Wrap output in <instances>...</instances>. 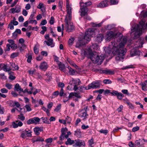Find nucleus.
<instances>
[{"label":"nucleus","mask_w":147,"mask_h":147,"mask_svg":"<svg viewBox=\"0 0 147 147\" xmlns=\"http://www.w3.org/2000/svg\"><path fill=\"white\" fill-rule=\"evenodd\" d=\"M14 90L19 92L20 93L22 91H23V89L21 88L19 84H17L15 86Z\"/></svg>","instance_id":"393cba45"},{"label":"nucleus","mask_w":147,"mask_h":147,"mask_svg":"<svg viewBox=\"0 0 147 147\" xmlns=\"http://www.w3.org/2000/svg\"><path fill=\"white\" fill-rule=\"evenodd\" d=\"M103 82L105 84H109L112 83V81L108 79L104 80Z\"/></svg>","instance_id":"c03bdc74"},{"label":"nucleus","mask_w":147,"mask_h":147,"mask_svg":"<svg viewBox=\"0 0 147 147\" xmlns=\"http://www.w3.org/2000/svg\"><path fill=\"white\" fill-rule=\"evenodd\" d=\"M42 109L43 111L46 112L47 116H49L50 115V113L49 112L50 111V109L48 108L47 109L44 106L42 107Z\"/></svg>","instance_id":"c85d7f7f"},{"label":"nucleus","mask_w":147,"mask_h":147,"mask_svg":"<svg viewBox=\"0 0 147 147\" xmlns=\"http://www.w3.org/2000/svg\"><path fill=\"white\" fill-rule=\"evenodd\" d=\"M101 81L100 80L93 81L88 85V87H86L85 89L88 90L91 88H100V85H101Z\"/></svg>","instance_id":"39448f33"},{"label":"nucleus","mask_w":147,"mask_h":147,"mask_svg":"<svg viewBox=\"0 0 147 147\" xmlns=\"http://www.w3.org/2000/svg\"><path fill=\"white\" fill-rule=\"evenodd\" d=\"M42 127H36L34 129V131L36 135H38L39 134L40 132L42 131Z\"/></svg>","instance_id":"6ab92c4d"},{"label":"nucleus","mask_w":147,"mask_h":147,"mask_svg":"<svg viewBox=\"0 0 147 147\" xmlns=\"http://www.w3.org/2000/svg\"><path fill=\"white\" fill-rule=\"evenodd\" d=\"M33 120L32 118L30 119L27 121V123L28 124H34V121Z\"/></svg>","instance_id":"6e6d98bb"},{"label":"nucleus","mask_w":147,"mask_h":147,"mask_svg":"<svg viewBox=\"0 0 147 147\" xmlns=\"http://www.w3.org/2000/svg\"><path fill=\"white\" fill-rule=\"evenodd\" d=\"M13 72L12 71H10L9 73V74L10 75L9 77V78L11 80H14L16 78L15 76L12 75L13 74Z\"/></svg>","instance_id":"2f4dec72"},{"label":"nucleus","mask_w":147,"mask_h":147,"mask_svg":"<svg viewBox=\"0 0 147 147\" xmlns=\"http://www.w3.org/2000/svg\"><path fill=\"white\" fill-rule=\"evenodd\" d=\"M142 30H147V21L142 19L139 22V25H134L131 28L130 35L134 39L138 38L142 34Z\"/></svg>","instance_id":"7ed1b4c3"},{"label":"nucleus","mask_w":147,"mask_h":147,"mask_svg":"<svg viewBox=\"0 0 147 147\" xmlns=\"http://www.w3.org/2000/svg\"><path fill=\"white\" fill-rule=\"evenodd\" d=\"M48 65L47 63L45 61H43L41 63L39 66L40 69L44 71H45L48 68Z\"/></svg>","instance_id":"ddd939ff"},{"label":"nucleus","mask_w":147,"mask_h":147,"mask_svg":"<svg viewBox=\"0 0 147 147\" xmlns=\"http://www.w3.org/2000/svg\"><path fill=\"white\" fill-rule=\"evenodd\" d=\"M122 35L120 32H114L112 31L107 32L105 36L106 41H109L114 39V41L109 45L110 51L116 55L115 59L117 61H122L124 58V56L127 50L124 48L127 39L126 38H122Z\"/></svg>","instance_id":"f257e3e1"},{"label":"nucleus","mask_w":147,"mask_h":147,"mask_svg":"<svg viewBox=\"0 0 147 147\" xmlns=\"http://www.w3.org/2000/svg\"><path fill=\"white\" fill-rule=\"evenodd\" d=\"M32 118L34 120V124H36L38 123L40 121V119L38 117H34Z\"/></svg>","instance_id":"e433bc0d"},{"label":"nucleus","mask_w":147,"mask_h":147,"mask_svg":"<svg viewBox=\"0 0 147 147\" xmlns=\"http://www.w3.org/2000/svg\"><path fill=\"white\" fill-rule=\"evenodd\" d=\"M66 9L67 14L65 18H68L69 19H71V13L72 10V6L71 4H70L69 2V0H66Z\"/></svg>","instance_id":"423d86ee"},{"label":"nucleus","mask_w":147,"mask_h":147,"mask_svg":"<svg viewBox=\"0 0 147 147\" xmlns=\"http://www.w3.org/2000/svg\"><path fill=\"white\" fill-rule=\"evenodd\" d=\"M145 141L144 140H141L139 139V141L138 140H137L136 141L135 143L136 145L140 147L142 145L144 144V143L143 142H145Z\"/></svg>","instance_id":"4be33fe9"},{"label":"nucleus","mask_w":147,"mask_h":147,"mask_svg":"<svg viewBox=\"0 0 147 147\" xmlns=\"http://www.w3.org/2000/svg\"><path fill=\"white\" fill-rule=\"evenodd\" d=\"M18 118L22 121H24L25 120V117L22 114H20L18 115Z\"/></svg>","instance_id":"13d9d810"},{"label":"nucleus","mask_w":147,"mask_h":147,"mask_svg":"<svg viewBox=\"0 0 147 147\" xmlns=\"http://www.w3.org/2000/svg\"><path fill=\"white\" fill-rule=\"evenodd\" d=\"M108 5V1L107 0H105L100 3L97 5V7H98L101 8L107 7Z\"/></svg>","instance_id":"f3484780"},{"label":"nucleus","mask_w":147,"mask_h":147,"mask_svg":"<svg viewBox=\"0 0 147 147\" xmlns=\"http://www.w3.org/2000/svg\"><path fill=\"white\" fill-rule=\"evenodd\" d=\"M38 9H40L43 12H44L45 11V10L44 8V4L42 3H40L37 6Z\"/></svg>","instance_id":"b1692460"},{"label":"nucleus","mask_w":147,"mask_h":147,"mask_svg":"<svg viewBox=\"0 0 147 147\" xmlns=\"http://www.w3.org/2000/svg\"><path fill=\"white\" fill-rule=\"evenodd\" d=\"M21 92H23V93L27 92L29 94H31L32 93V92L31 91H29L28 89H25L24 90H23V91H22Z\"/></svg>","instance_id":"8fccbe9b"},{"label":"nucleus","mask_w":147,"mask_h":147,"mask_svg":"<svg viewBox=\"0 0 147 147\" xmlns=\"http://www.w3.org/2000/svg\"><path fill=\"white\" fill-rule=\"evenodd\" d=\"M21 7L20 6H16L15 7L11 8L10 10V12L12 13H18L21 11Z\"/></svg>","instance_id":"4468645a"},{"label":"nucleus","mask_w":147,"mask_h":147,"mask_svg":"<svg viewBox=\"0 0 147 147\" xmlns=\"http://www.w3.org/2000/svg\"><path fill=\"white\" fill-rule=\"evenodd\" d=\"M67 60L68 62L71 65L73 66L74 67H77V66L76 65V64L75 63H74V62L70 60V59L68 60V59Z\"/></svg>","instance_id":"79ce46f5"},{"label":"nucleus","mask_w":147,"mask_h":147,"mask_svg":"<svg viewBox=\"0 0 147 147\" xmlns=\"http://www.w3.org/2000/svg\"><path fill=\"white\" fill-rule=\"evenodd\" d=\"M41 119H42L43 122L44 123L47 124H49L50 123L49 119L47 117H42Z\"/></svg>","instance_id":"7c9ffc66"},{"label":"nucleus","mask_w":147,"mask_h":147,"mask_svg":"<svg viewBox=\"0 0 147 147\" xmlns=\"http://www.w3.org/2000/svg\"><path fill=\"white\" fill-rule=\"evenodd\" d=\"M43 57L39 55L36 57V60L38 61H40L43 59Z\"/></svg>","instance_id":"69168bd1"},{"label":"nucleus","mask_w":147,"mask_h":147,"mask_svg":"<svg viewBox=\"0 0 147 147\" xmlns=\"http://www.w3.org/2000/svg\"><path fill=\"white\" fill-rule=\"evenodd\" d=\"M19 55V53L18 52H15L12 53L10 55V58L13 59L15 57H17Z\"/></svg>","instance_id":"f704fd0d"},{"label":"nucleus","mask_w":147,"mask_h":147,"mask_svg":"<svg viewBox=\"0 0 147 147\" xmlns=\"http://www.w3.org/2000/svg\"><path fill=\"white\" fill-rule=\"evenodd\" d=\"M67 131L68 129L66 127L63 128L61 129V134L65 136Z\"/></svg>","instance_id":"72a5a7b5"},{"label":"nucleus","mask_w":147,"mask_h":147,"mask_svg":"<svg viewBox=\"0 0 147 147\" xmlns=\"http://www.w3.org/2000/svg\"><path fill=\"white\" fill-rule=\"evenodd\" d=\"M118 92V91H117L113 90L112 92H111L110 94L112 96H117Z\"/></svg>","instance_id":"864d4df0"},{"label":"nucleus","mask_w":147,"mask_h":147,"mask_svg":"<svg viewBox=\"0 0 147 147\" xmlns=\"http://www.w3.org/2000/svg\"><path fill=\"white\" fill-rule=\"evenodd\" d=\"M104 36L103 34H100L97 35L95 40L96 42H100L104 39Z\"/></svg>","instance_id":"a211bd4d"},{"label":"nucleus","mask_w":147,"mask_h":147,"mask_svg":"<svg viewBox=\"0 0 147 147\" xmlns=\"http://www.w3.org/2000/svg\"><path fill=\"white\" fill-rule=\"evenodd\" d=\"M118 2V0H110L111 5H114L117 4Z\"/></svg>","instance_id":"a18cd8bd"},{"label":"nucleus","mask_w":147,"mask_h":147,"mask_svg":"<svg viewBox=\"0 0 147 147\" xmlns=\"http://www.w3.org/2000/svg\"><path fill=\"white\" fill-rule=\"evenodd\" d=\"M102 23H99L98 24H96L94 23H91V26L93 27H100L102 25Z\"/></svg>","instance_id":"a19ab883"},{"label":"nucleus","mask_w":147,"mask_h":147,"mask_svg":"<svg viewBox=\"0 0 147 147\" xmlns=\"http://www.w3.org/2000/svg\"><path fill=\"white\" fill-rule=\"evenodd\" d=\"M80 4H84V7L86 6H86H90L92 4L91 2L90 1L88 2H86L85 3H83L82 2H80Z\"/></svg>","instance_id":"49530a36"},{"label":"nucleus","mask_w":147,"mask_h":147,"mask_svg":"<svg viewBox=\"0 0 147 147\" xmlns=\"http://www.w3.org/2000/svg\"><path fill=\"white\" fill-rule=\"evenodd\" d=\"M54 59L55 61L57 63V65L59 63H61V62L59 61V58L57 57V56H55L54 57Z\"/></svg>","instance_id":"bf43d9fd"},{"label":"nucleus","mask_w":147,"mask_h":147,"mask_svg":"<svg viewBox=\"0 0 147 147\" xmlns=\"http://www.w3.org/2000/svg\"><path fill=\"white\" fill-rule=\"evenodd\" d=\"M19 0H14L13 2L11 4V7H13L17 3Z\"/></svg>","instance_id":"052dcab7"},{"label":"nucleus","mask_w":147,"mask_h":147,"mask_svg":"<svg viewBox=\"0 0 147 147\" xmlns=\"http://www.w3.org/2000/svg\"><path fill=\"white\" fill-rule=\"evenodd\" d=\"M117 96L118 99L121 100L124 97V95L121 92H118Z\"/></svg>","instance_id":"473e14b6"},{"label":"nucleus","mask_w":147,"mask_h":147,"mask_svg":"<svg viewBox=\"0 0 147 147\" xmlns=\"http://www.w3.org/2000/svg\"><path fill=\"white\" fill-rule=\"evenodd\" d=\"M94 29L92 28L88 29L86 30L84 38L81 40H79L76 43V47L80 48L83 45L87 43V42L89 41L92 36L94 34Z\"/></svg>","instance_id":"20e7f679"},{"label":"nucleus","mask_w":147,"mask_h":147,"mask_svg":"<svg viewBox=\"0 0 147 147\" xmlns=\"http://www.w3.org/2000/svg\"><path fill=\"white\" fill-rule=\"evenodd\" d=\"M0 92L3 93H7L8 92V90L5 88H1L0 89Z\"/></svg>","instance_id":"de8ad7c7"},{"label":"nucleus","mask_w":147,"mask_h":147,"mask_svg":"<svg viewBox=\"0 0 147 147\" xmlns=\"http://www.w3.org/2000/svg\"><path fill=\"white\" fill-rule=\"evenodd\" d=\"M99 132L103 134L106 135L108 133V131L107 129H101L99 131Z\"/></svg>","instance_id":"37998d69"},{"label":"nucleus","mask_w":147,"mask_h":147,"mask_svg":"<svg viewBox=\"0 0 147 147\" xmlns=\"http://www.w3.org/2000/svg\"><path fill=\"white\" fill-rule=\"evenodd\" d=\"M78 116L80 118H82L83 120H85L88 118V115L87 114L86 111L82 110L79 112Z\"/></svg>","instance_id":"9b49d317"},{"label":"nucleus","mask_w":147,"mask_h":147,"mask_svg":"<svg viewBox=\"0 0 147 147\" xmlns=\"http://www.w3.org/2000/svg\"><path fill=\"white\" fill-rule=\"evenodd\" d=\"M31 105H25V107L27 111H32V109L31 108Z\"/></svg>","instance_id":"4c0bfd02"},{"label":"nucleus","mask_w":147,"mask_h":147,"mask_svg":"<svg viewBox=\"0 0 147 147\" xmlns=\"http://www.w3.org/2000/svg\"><path fill=\"white\" fill-rule=\"evenodd\" d=\"M57 65L59 67V69L60 70L65 73H66V69L64 64L61 62L57 64Z\"/></svg>","instance_id":"dca6fc26"},{"label":"nucleus","mask_w":147,"mask_h":147,"mask_svg":"<svg viewBox=\"0 0 147 147\" xmlns=\"http://www.w3.org/2000/svg\"><path fill=\"white\" fill-rule=\"evenodd\" d=\"M67 68L69 70V73L71 75H74L75 73L74 70L71 68L70 67L68 66Z\"/></svg>","instance_id":"c756f323"},{"label":"nucleus","mask_w":147,"mask_h":147,"mask_svg":"<svg viewBox=\"0 0 147 147\" xmlns=\"http://www.w3.org/2000/svg\"><path fill=\"white\" fill-rule=\"evenodd\" d=\"M11 48L13 50H16L18 47L17 45L15 42L11 45H10Z\"/></svg>","instance_id":"58836bf2"},{"label":"nucleus","mask_w":147,"mask_h":147,"mask_svg":"<svg viewBox=\"0 0 147 147\" xmlns=\"http://www.w3.org/2000/svg\"><path fill=\"white\" fill-rule=\"evenodd\" d=\"M1 69L0 70L3 69L5 72H9L11 70V69L8 66V65L7 64L1 63Z\"/></svg>","instance_id":"f8f14e48"},{"label":"nucleus","mask_w":147,"mask_h":147,"mask_svg":"<svg viewBox=\"0 0 147 147\" xmlns=\"http://www.w3.org/2000/svg\"><path fill=\"white\" fill-rule=\"evenodd\" d=\"M27 133V131L26 130H25L23 131L21 135V137L23 138H24L26 137V134Z\"/></svg>","instance_id":"603ef678"},{"label":"nucleus","mask_w":147,"mask_h":147,"mask_svg":"<svg viewBox=\"0 0 147 147\" xmlns=\"http://www.w3.org/2000/svg\"><path fill=\"white\" fill-rule=\"evenodd\" d=\"M143 43L141 42L140 45L136 46L134 48L136 47H142ZM141 53V52L139 50H137L135 48L132 49L130 52V55L131 57H132L136 55H140Z\"/></svg>","instance_id":"1a4fd4ad"},{"label":"nucleus","mask_w":147,"mask_h":147,"mask_svg":"<svg viewBox=\"0 0 147 147\" xmlns=\"http://www.w3.org/2000/svg\"><path fill=\"white\" fill-rule=\"evenodd\" d=\"M101 73L108 75H112L114 74V72L111 71L110 69H106L104 70H101Z\"/></svg>","instance_id":"412c9836"},{"label":"nucleus","mask_w":147,"mask_h":147,"mask_svg":"<svg viewBox=\"0 0 147 147\" xmlns=\"http://www.w3.org/2000/svg\"><path fill=\"white\" fill-rule=\"evenodd\" d=\"M44 42H46L48 46H50L51 47H53L55 46V43L53 42V39L51 38L49 39L47 41H45Z\"/></svg>","instance_id":"aec40b11"},{"label":"nucleus","mask_w":147,"mask_h":147,"mask_svg":"<svg viewBox=\"0 0 147 147\" xmlns=\"http://www.w3.org/2000/svg\"><path fill=\"white\" fill-rule=\"evenodd\" d=\"M10 47H11L10 45L9 44H7L6 45V51H9L10 50Z\"/></svg>","instance_id":"338daca9"},{"label":"nucleus","mask_w":147,"mask_h":147,"mask_svg":"<svg viewBox=\"0 0 147 147\" xmlns=\"http://www.w3.org/2000/svg\"><path fill=\"white\" fill-rule=\"evenodd\" d=\"M84 4H80V12L81 13L80 15L81 16H84L87 13L88 9L86 6L84 7Z\"/></svg>","instance_id":"9d476101"},{"label":"nucleus","mask_w":147,"mask_h":147,"mask_svg":"<svg viewBox=\"0 0 147 147\" xmlns=\"http://www.w3.org/2000/svg\"><path fill=\"white\" fill-rule=\"evenodd\" d=\"M92 48L94 49H98L99 48V46L98 45L96 44H93L92 46Z\"/></svg>","instance_id":"3c124183"},{"label":"nucleus","mask_w":147,"mask_h":147,"mask_svg":"<svg viewBox=\"0 0 147 147\" xmlns=\"http://www.w3.org/2000/svg\"><path fill=\"white\" fill-rule=\"evenodd\" d=\"M76 142L75 144L73 145L74 146L76 147L77 146H85V144L84 141L78 140H75Z\"/></svg>","instance_id":"2eb2a0df"},{"label":"nucleus","mask_w":147,"mask_h":147,"mask_svg":"<svg viewBox=\"0 0 147 147\" xmlns=\"http://www.w3.org/2000/svg\"><path fill=\"white\" fill-rule=\"evenodd\" d=\"M5 86L8 89L10 90L12 88V86L11 84H6L5 85Z\"/></svg>","instance_id":"0e129e2a"},{"label":"nucleus","mask_w":147,"mask_h":147,"mask_svg":"<svg viewBox=\"0 0 147 147\" xmlns=\"http://www.w3.org/2000/svg\"><path fill=\"white\" fill-rule=\"evenodd\" d=\"M71 19L65 18V28L68 32H72L74 29V27L72 23L71 22Z\"/></svg>","instance_id":"0eeeda50"},{"label":"nucleus","mask_w":147,"mask_h":147,"mask_svg":"<svg viewBox=\"0 0 147 147\" xmlns=\"http://www.w3.org/2000/svg\"><path fill=\"white\" fill-rule=\"evenodd\" d=\"M75 134L78 137L81 136V133L80 130H77L75 131Z\"/></svg>","instance_id":"ea45409f"},{"label":"nucleus","mask_w":147,"mask_h":147,"mask_svg":"<svg viewBox=\"0 0 147 147\" xmlns=\"http://www.w3.org/2000/svg\"><path fill=\"white\" fill-rule=\"evenodd\" d=\"M91 48L90 47L87 49L82 50L81 54L90 58L93 63H97L98 65L100 64L105 58L106 55L102 54L100 56H99L96 53L93 52Z\"/></svg>","instance_id":"f03ea898"},{"label":"nucleus","mask_w":147,"mask_h":147,"mask_svg":"<svg viewBox=\"0 0 147 147\" xmlns=\"http://www.w3.org/2000/svg\"><path fill=\"white\" fill-rule=\"evenodd\" d=\"M4 108L0 105V114H3L4 113Z\"/></svg>","instance_id":"e2e57ef3"},{"label":"nucleus","mask_w":147,"mask_h":147,"mask_svg":"<svg viewBox=\"0 0 147 147\" xmlns=\"http://www.w3.org/2000/svg\"><path fill=\"white\" fill-rule=\"evenodd\" d=\"M39 47V45L38 44H36L34 47V53L37 54L38 53V48Z\"/></svg>","instance_id":"cd10ccee"},{"label":"nucleus","mask_w":147,"mask_h":147,"mask_svg":"<svg viewBox=\"0 0 147 147\" xmlns=\"http://www.w3.org/2000/svg\"><path fill=\"white\" fill-rule=\"evenodd\" d=\"M58 85L59 87H61L62 88L64 87L65 86L64 84L63 83L61 82H59L58 84Z\"/></svg>","instance_id":"774afa93"},{"label":"nucleus","mask_w":147,"mask_h":147,"mask_svg":"<svg viewBox=\"0 0 147 147\" xmlns=\"http://www.w3.org/2000/svg\"><path fill=\"white\" fill-rule=\"evenodd\" d=\"M54 21L55 20L54 18L53 17H51L49 20V23L51 24L52 25L54 24Z\"/></svg>","instance_id":"680f3d73"},{"label":"nucleus","mask_w":147,"mask_h":147,"mask_svg":"<svg viewBox=\"0 0 147 147\" xmlns=\"http://www.w3.org/2000/svg\"><path fill=\"white\" fill-rule=\"evenodd\" d=\"M32 55H28V57H27V61L28 63H30L32 60Z\"/></svg>","instance_id":"5fc2aeb1"},{"label":"nucleus","mask_w":147,"mask_h":147,"mask_svg":"<svg viewBox=\"0 0 147 147\" xmlns=\"http://www.w3.org/2000/svg\"><path fill=\"white\" fill-rule=\"evenodd\" d=\"M140 15L142 17H146L147 16V11L144 12V11H142L140 13Z\"/></svg>","instance_id":"09e8293b"},{"label":"nucleus","mask_w":147,"mask_h":147,"mask_svg":"<svg viewBox=\"0 0 147 147\" xmlns=\"http://www.w3.org/2000/svg\"><path fill=\"white\" fill-rule=\"evenodd\" d=\"M10 65L12 67L11 69L13 70H17L18 69V67L17 65H16L13 63H10Z\"/></svg>","instance_id":"bb28decb"},{"label":"nucleus","mask_w":147,"mask_h":147,"mask_svg":"<svg viewBox=\"0 0 147 147\" xmlns=\"http://www.w3.org/2000/svg\"><path fill=\"white\" fill-rule=\"evenodd\" d=\"M70 84L73 86V90L76 91L78 89V86L81 84V82L79 79L71 78L69 82Z\"/></svg>","instance_id":"6e6552de"},{"label":"nucleus","mask_w":147,"mask_h":147,"mask_svg":"<svg viewBox=\"0 0 147 147\" xmlns=\"http://www.w3.org/2000/svg\"><path fill=\"white\" fill-rule=\"evenodd\" d=\"M75 143L74 140H72L69 138H68L67 141L65 142V144L66 145H71Z\"/></svg>","instance_id":"a878e982"},{"label":"nucleus","mask_w":147,"mask_h":147,"mask_svg":"<svg viewBox=\"0 0 147 147\" xmlns=\"http://www.w3.org/2000/svg\"><path fill=\"white\" fill-rule=\"evenodd\" d=\"M61 108V105H59L57 106L56 108L54 109V111L56 112H58Z\"/></svg>","instance_id":"4d7b16f0"},{"label":"nucleus","mask_w":147,"mask_h":147,"mask_svg":"<svg viewBox=\"0 0 147 147\" xmlns=\"http://www.w3.org/2000/svg\"><path fill=\"white\" fill-rule=\"evenodd\" d=\"M142 86V89L144 91L147 90V80H146L144 82H142L140 84Z\"/></svg>","instance_id":"5701e85b"},{"label":"nucleus","mask_w":147,"mask_h":147,"mask_svg":"<svg viewBox=\"0 0 147 147\" xmlns=\"http://www.w3.org/2000/svg\"><path fill=\"white\" fill-rule=\"evenodd\" d=\"M89 145L90 147L94 146V142L92 138L88 141Z\"/></svg>","instance_id":"c9c22d12"}]
</instances>
